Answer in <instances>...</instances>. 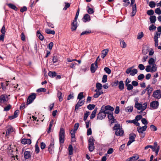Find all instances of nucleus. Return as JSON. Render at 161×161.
<instances>
[{"instance_id":"1","label":"nucleus","mask_w":161,"mask_h":161,"mask_svg":"<svg viewBox=\"0 0 161 161\" xmlns=\"http://www.w3.org/2000/svg\"><path fill=\"white\" fill-rule=\"evenodd\" d=\"M107 109L113 110L114 108L109 105H107L106 106H103L101 108L100 111L97 115V120H101L105 118L106 116V114H105L104 112Z\"/></svg>"},{"instance_id":"2","label":"nucleus","mask_w":161,"mask_h":161,"mask_svg":"<svg viewBox=\"0 0 161 161\" xmlns=\"http://www.w3.org/2000/svg\"><path fill=\"white\" fill-rule=\"evenodd\" d=\"M113 130H115V135L117 136H122L124 131L122 128H121L120 125L119 124H115L113 127Z\"/></svg>"},{"instance_id":"3","label":"nucleus","mask_w":161,"mask_h":161,"mask_svg":"<svg viewBox=\"0 0 161 161\" xmlns=\"http://www.w3.org/2000/svg\"><path fill=\"white\" fill-rule=\"evenodd\" d=\"M65 130L64 129L61 127L59 133V139L60 145L64 143L65 140Z\"/></svg>"},{"instance_id":"4","label":"nucleus","mask_w":161,"mask_h":161,"mask_svg":"<svg viewBox=\"0 0 161 161\" xmlns=\"http://www.w3.org/2000/svg\"><path fill=\"white\" fill-rule=\"evenodd\" d=\"M147 105V102H145L142 104L141 103H140L136 101L135 103V107L137 110H141V111H142L146 109Z\"/></svg>"},{"instance_id":"5","label":"nucleus","mask_w":161,"mask_h":161,"mask_svg":"<svg viewBox=\"0 0 161 161\" xmlns=\"http://www.w3.org/2000/svg\"><path fill=\"white\" fill-rule=\"evenodd\" d=\"M157 65L156 64L151 65H147L146 67L145 70L147 72H150L153 73L157 71Z\"/></svg>"},{"instance_id":"6","label":"nucleus","mask_w":161,"mask_h":161,"mask_svg":"<svg viewBox=\"0 0 161 161\" xmlns=\"http://www.w3.org/2000/svg\"><path fill=\"white\" fill-rule=\"evenodd\" d=\"M134 66L128 68L126 69V73L127 74H130L131 76H134L137 73L138 71L136 69H133Z\"/></svg>"},{"instance_id":"7","label":"nucleus","mask_w":161,"mask_h":161,"mask_svg":"<svg viewBox=\"0 0 161 161\" xmlns=\"http://www.w3.org/2000/svg\"><path fill=\"white\" fill-rule=\"evenodd\" d=\"M36 94L34 93H31V94L28 97L27 100V104H29L32 103L34 99L36 98Z\"/></svg>"},{"instance_id":"8","label":"nucleus","mask_w":161,"mask_h":161,"mask_svg":"<svg viewBox=\"0 0 161 161\" xmlns=\"http://www.w3.org/2000/svg\"><path fill=\"white\" fill-rule=\"evenodd\" d=\"M147 128V126L145 125L142 127L139 126L137 128L138 132L140 134H142V136H140L141 138H143L145 136V134H143V132L145 131Z\"/></svg>"},{"instance_id":"9","label":"nucleus","mask_w":161,"mask_h":161,"mask_svg":"<svg viewBox=\"0 0 161 161\" xmlns=\"http://www.w3.org/2000/svg\"><path fill=\"white\" fill-rule=\"evenodd\" d=\"M8 101V98L7 96L2 95L0 96V105L2 106L3 103H6Z\"/></svg>"},{"instance_id":"10","label":"nucleus","mask_w":161,"mask_h":161,"mask_svg":"<svg viewBox=\"0 0 161 161\" xmlns=\"http://www.w3.org/2000/svg\"><path fill=\"white\" fill-rule=\"evenodd\" d=\"M14 130L12 127L10 125L8 126L7 127V129L6 130L5 136H8Z\"/></svg>"},{"instance_id":"11","label":"nucleus","mask_w":161,"mask_h":161,"mask_svg":"<svg viewBox=\"0 0 161 161\" xmlns=\"http://www.w3.org/2000/svg\"><path fill=\"white\" fill-rule=\"evenodd\" d=\"M54 142L53 141L51 142L48 147V151L51 154H53L54 153Z\"/></svg>"},{"instance_id":"12","label":"nucleus","mask_w":161,"mask_h":161,"mask_svg":"<svg viewBox=\"0 0 161 161\" xmlns=\"http://www.w3.org/2000/svg\"><path fill=\"white\" fill-rule=\"evenodd\" d=\"M158 105V102L157 101H153L150 103V107L153 109H157Z\"/></svg>"},{"instance_id":"13","label":"nucleus","mask_w":161,"mask_h":161,"mask_svg":"<svg viewBox=\"0 0 161 161\" xmlns=\"http://www.w3.org/2000/svg\"><path fill=\"white\" fill-rule=\"evenodd\" d=\"M153 97L157 99H159L161 97L160 92L159 90H157L154 92L153 94Z\"/></svg>"},{"instance_id":"14","label":"nucleus","mask_w":161,"mask_h":161,"mask_svg":"<svg viewBox=\"0 0 161 161\" xmlns=\"http://www.w3.org/2000/svg\"><path fill=\"white\" fill-rule=\"evenodd\" d=\"M84 103V102L83 101L79 100L76 104L75 107V110L78 109L79 108L83 105Z\"/></svg>"},{"instance_id":"15","label":"nucleus","mask_w":161,"mask_h":161,"mask_svg":"<svg viewBox=\"0 0 161 161\" xmlns=\"http://www.w3.org/2000/svg\"><path fill=\"white\" fill-rule=\"evenodd\" d=\"M24 156L25 159L30 158L31 157V153L29 151H25L24 153Z\"/></svg>"},{"instance_id":"16","label":"nucleus","mask_w":161,"mask_h":161,"mask_svg":"<svg viewBox=\"0 0 161 161\" xmlns=\"http://www.w3.org/2000/svg\"><path fill=\"white\" fill-rule=\"evenodd\" d=\"M31 142L30 139H23L21 141V143L23 144H30Z\"/></svg>"},{"instance_id":"17","label":"nucleus","mask_w":161,"mask_h":161,"mask_svg":"<svg viewBox=\"0 0 161 161\" xmlns=\"http://www.w3.org/2000/svg\"><path fill=\"white\" fill-rule=\"evenodd\" d=\"M82 20L84 22L89 21L90 20V18L89 15L88 14H86L84 15L82 19Z\"/></svg>"},{"instance_id":"18","label":"nucleus","mask_w":161,"mask_h":161,"mask_svg":"<svg viewBox=\"0 0 161 161\" xmlns=\"http://www.w3.org/2000/svg\"><path fill=\"white\" fill-rule=\"evenodd\" d=\"M109 50L108 49H105L102 51L101 57L103 58H104L107 54Z\"/></svg>"},{"instance_id":"19","label":"nucleus","mask_w":161,"mask_h":161,"mask_svg":"<svg viewBox=\"0 0 161 161\" xmlns=\"http://www.w3.org/2000/svg\"><path fill=\"white\" fill-rule=\"evenodd\" d=\"M98 67L97 65H95L94 64H92L91 67V71L92 73H94L97 69Z\"/></svg>"},{"instance_id":"20","label":"nucleus","mask_w":161,"mask_h":161,"mask_svg":"<svg viewBox=\"0 0 161 161\" xmlns=\"http://www.w3.org/2000/svg\"><path fill=\"white\" fill-rule=\"evenodd\" d=\"M77 22L73 21L71 24V28L72 31L76 30L77 25Z\"/></svg>"},{"instance_id":"21","label":"nucleus","mask_w":161,"mask_h":161,"mask_svg":"<svg viewBox=\"0 0 161 161\" xmlns=\"http://www.w3.org/2000/svg\"><path fill=\"white\" fill-rule=\"evenodd\" d=\"M95 92H96V93L94 94L93 95L94 97L95 98H97L100 95L103 93V91L95 90Z\"/></svg>"},{"instance_id":"22","label":"nucleus","mask_w":161,"mask_h":161,"mask_svg":"<svg viewBox=\"0 0 161 161\" xmlns=\"http://www.w3.org/2000/svg\"><path fill=\"white\" fill-rule=\"evenodd\" d=\"M139 158L138 155L134 156L127 159L126 161H131L132 160H136Z\"/></svg>"},{"instance_id":"23","label":"nucleus","mask_w":161,"mask_h":161,"mask_svg":"<svg viewBox=\"0 0 161 161\" xmlns=\"http://www.w3.org/2000/svg\"><path fill=\"white\" fill-rule=\"evenodd\" d=\"M108 118L109 120L110 121L111 124L114 122V120L115 119L114 118L113 114H109L108 115Z\"/></svg>"},{"instance_id":"24","label":"nucleus","mask_w":161,"mask_h":161,"mask_svg":"<svg viewBox=\"0 0 161 161\" xmlns=\"http://www.w3.org/2000/svg\"><path fill=\"white\" fill-rule=\"evenodd\" d=\"M97 108H96L93 110L90 116V119H92L95 117L96 114L97 113Z\"/></svg>"},{"instance_id":"25","label":"nucleus","mask_w":161,"mask_h":161,"mask_svg":"<svg viewBox=\"0 0 161 161\" xmlns=\"http://www.w3.org/2000/svg\"><path fill=\"white\" fill-rule=\"evenodd\" d=\"M119 88L121 90H122L124 89V84L123 81L122 80L120 81L118 84Z\"/></svg>"},{"instance_id":"26","label":"nucleus","mask_w":161,"mask_h":161,"mask_svg":"<svg viewBox=\"0 0 161 161\" xmlns=\"http://www.w3.org/2000/svg\"><path fill=\"white\" fill-rule=\"evenodd\" d=\"M102 87L103 86L100 83L97 82L96 84L97 89L95 90H98L99 91H102V90H101Z\"/></svg>"},{"instance_id":"27","label":"nucleus","mask_w":161,"mask_h":161,"mask_svg":"<svg viewBox=\"0 0 161 161\" xmlns=\"http://www.w3.org/2000/svg\"><path fill=\"white\" fill-rule=\"evenodd\" d=\"M146 90L147 91L148 94L150 95L153 90V88L150 86V85H149L147 86Z\"/></svg>"},{"instance_id":"28","label":"nucleus","mask_w":161,"mask_h":161,"mask_svg":"<svg viewBox=\"0 0 161 161\" xmlns=\"http://www.w3.org/2000/svg\"><path fill=\"white\" fill-rule=\"evenodd\" d=\"M57 97L58 98L59 100L61 102L63 100L62 93L59 91H58Z\"/></svg>"},{"instance_id":"29","label":"nucleus","mask_w":161,"mask_h":161,"mask_svg":"<svg viewBox=\"0 0 161 161\" xmlns=\"http://www.w3.org/2000/svg\"><path fill=\"white\" fill-rule=\"evenodd\" d=\"M148 63L149 64L148 65H152L156 64H155V60L153 58H151L149 59Z\"/></svg>"},{"instance_id":"30","label":"nucleus","mask_w":161,"mask_h":161,"mask_svg":"<svg viewBox=\"0 0 161 161\" xmlns=\"http://www.w3.org/2000/svg\"><path fill=\"white\" fill-rule=\"evenodd\" d=\"M149 19L151 23H155L156 20V17L154 15L150 16Z\"/></svg>"},{"instance_id":"31","label":"nucleus","mask_w":161,"mask_h":161,"mask_svg":"<svg viewBox=\"0 0 161 161\" xmlns=\"http://www.w3.org/2000/svg\"><path fill=\"white\" fill-rule=\"evenodd\" d=\"M45 32L47 34H52L54 35L55 34V32L54 31H52L48 29H45Z\"/></svg>"},{"instance_id":"32","label":"nucleus","mask_w":161,"mask_h":161,"mask_svg":"<svg viewBox=\"0 0 161 161\" xmlns=\"http://www.w3.org/2000/svg\"><path fill=\"white\" fill-rule=\"evenodd\" d=\"M48 75L52 77H54L56 75V73L55 71H50L48 73Z\"/></svg>"},{"instance_id":"33","label":"nucleus","mask_w":161,"mask_h":161,"mask_svg":"<svg viewBox=\"0 0 161 161\" xmlns=\"http://www.w3.org/2000/svg\"><path fill=\"white\" fill-rule=\"evenodd\" d=\"M37 36L39 38V39L41 41H42L44 39L43 36L41 34L39 31L37 32Z\"/></svg>"},{"instance_id":"34","label":"nucleus","mask_w":161,"mask_h":161,"mask_svg":"<svg viewBox=\"0 0 161 161\" xmlns=\"http://www.w3.org/2000/svg\"><path fill=\"white\" fill-rule=\"evenodd\" d=\"M136 137V135L135 134H130L129 135V139L130 140H132L133 141H135V139Z\"/></svg>"},{"instance_id":"35","label":"nucleus","mask_w":161,"mask_h":161,"mask_svg":"<svg viewBox=\"0 0 161 161\" xmlns=\"http://www.w3.org/2000/svg\"><path fill=\"white\" fill-rule=\"evenodd\" d=\"M133 109V107L132 106H129L125 108V110L126 112L130 113L132 111Z\"/></svg>"},{"instance_id":"36","label":"nucleus","mask_w":161,"mask_h":161,"mask_svg":"<svg viewBox=\"0 0 161 161\" xmlns=\"http://www.w3.org/2000/svg\"><path fill=\"white\" fill-rule=\"evenodd\" d=\"M68 150L69 152V154L70 155L72 154H73V147L71 145H69L68 147Z\"/></svg>"},{"instance_id":"37","label":"nucleus","mask_w":161,"mask_h":161,"mask_svg":"<svg viewBox=\"0 0 161 161\" xmlns=\"http://www.w3.org/2000/svg\"><path fill=\"white\" fill-rule=\"evenodd\" d=\"M84 97V96L83 95V92H81L80 93L77 97V99H79V100H80Z\"/></svg>"},{"instance_id":"38","label":"nucleus","mask_w":161,"mask_h":161,"mask_svg":"<svg viewBox=\"0 0 161 161\" xmlns=\"http://www.w3.org/2000/svg\"><path fill=\"white\" fill-rule=\"evenodd\" d=\"M95 106L94 104H89L87 106V108L90 110H92L94 108Z\"/></svg>"},{"instance_id":"39","label":"nucleus","mask_w":161,"mask_h":161,"mask_svg":"<svg viewBox=\"0 0 161 161\" xmlns=\"http://www.w3.org/2000/svg\"><path fill=\"white\" fill-rule=\"evenodd\" d=\"M8 85V84L6 82L5 83H1V86L3 90H4L6 89V86H7Z\"/></svg>"},{"instance_id":"40","label":"nucleus","mask_w":161,"mask_h":161,"mask_svg":"<svg viewBox=\"0 0 161 161\" xmlns=\"http://www.w3.org/2000/svg\"><path fill=\"white\" fill-rule=\"evenodd\" d=\"M160 34L159 33H155L154 36V40H158V39L160 37Z\"/></svg>"},{"instance_id":"41","label":"nucleus","mask_w":161,"mask_h":161,"mask_svg":"<svg viewBox=\"0 0 161 161\" xmlns=\"http://www.w3.org/2000/svg\"><path fill=\"white\" fill-rule=\"evenodd\" d=\"M123 1L124 2L123 6L125 7L127 6L130 3L129 0H123Z\"/></svg>"},{"instance_id":"42","label":"nucleus","mask_w":161,"mask_h":161,"mask_svg":"<svg viewBox=\"0 0 161 161\" xmlns=\"http://www.w3.org/2000/svg\"><path fill=\"white\" fill-rule=\"evenodd\" d=\"M156 28V27L154 25L152 24L150 25L149 27V30L150 31H153V30H155Z\"/></svg>"},{"instance_id":"43","label":"nucleus","mask_w":161,"mask_h":161,"mask_svg":"<svg viewBox=\"0 0 161 161\" xmlns=\"http://www.w3.org/2000/svg\"><path fill=\"white\" fill-rule=\"evenodd\" d=\"M143 33L142 32L138 33V35L137 36V38L138 39H141L143 36Z\"/></svg>"},{"instance_id":"44","label":"nucleus","mask_w":161,"mask_h":161,"mask_svg":"<svg viewBox=\"0 0 161 161\" xmlns=\"http://www.w3.org/2000/svg\"><path fill=\"white\" fill-rule=\"evenodd\" d=\"M94 144L89 145V149L90 152H92L93 151L94 149Z\"/></svg>"},{"instance_id":"45","label":"nucleus","mask_w":161,"mask_h":161,"mask_svg":"<svg viewBox=\"0 0 161 161\" xmlns=\"http://www.w3.org/2000/svg\"><path fill=\"white\" fill-rule=\"evenodd\" d=\"M88 8L87 11V12L89 14H92L94 13L93 9L89 7H87Z\"/></svg>"},{"instance_id":"46","label":"nucleus","mask_w":161,"mask_h":161,"mask_svg":"<svg viewBox=\"0 0 161 161\" xmlns=\"http://www.w3.org/2000/svg\"><path fill=\"white\" fill-rule=\"evenodd\" d=\"M104 71L108 74H109L111 73V70L108 68L105 67L104 68Z\"/></svg>"},{"instance_id":"47","label":"nucleus","mask_w":161,"mask_h":161,"mask_svg":"<svg viewBox=\"0 0 161 161\" xmlns=\"http://www.w3.org/2000/svg\"><path fill=\"white\" fill-rule=\"evenodd\" d=\"M91 31L90 30L89 31H84L82 32L81 33V36L82 35H87L88 34H89L91 33Z\"/></svg>"},{"instance_id":"48","label":"nucleus","mask_w":161,"mask_h":161,"mask_svg":"<svg viewBox=\"0 0 161 161\" xmlns=\"http://www.w3.org/2000/svg\"><path fill=\"white\" fill-rule=\"evenodd\" d=\"M8 6L14 10H17V8L15 5L12 4H8Z\"/></svg>"},{"instance_id":"49","label":"nucleus","mask_w":161,"mask_h":161,"mask_svg":"<svg viewBox=\"0 0 161 161\" xmlns=\"http://www.w3.org/2000/svg\"><path fill=\"white\" fill-rule=\"evenodd\" d=\"M147 13L149 15H152L154 14V12L153 10L151 9L148 10L147 11Z\"/></svg>"},{"instance_id":"50","label":"nucleus","mask_w":161,"mask_h":161,"mask_svg":"<svg viewBox=\"0 0 161 161\" xmlns=\"http://www.w3.org/2000/svg\"><path fill=\"white\" fill-rule=\"evenodd\" d=\"M125 86L127 87V89L129 91L132 89L133 87L132 85L131 84H129Z\"/></svg>"},{"instance_id":"51","label":"nucleus","mask_w":161,"mask_h":161,"mask_svg":"<svg viewBox=\"0 0 161 161\" xmlns=\"http://www.w3.org/2000/svg\"><path fill=\"white\" fill-rule=\"evenodd\" d=\"M107 76L106 75H104L103 77L102 82L105 83L107 81Z\"/></svg>"},{"instance_id":"52","label":"nucleus","mask_w":161,"mask_h":161,"mask_svg":"<svg viewBox=\"0 0 161 161\" xmlns=\"http://www.w3.org/2000/svg\"><path fill=\"white\" fill-rule=\"evenodd\" d=\"M46 89L45 88H41L37 90L36 92H45Z\"/></svg>"},{"instance_id":"53","label":"nucleus","mask_w":161,"mask_h":161,"mask_svg":"<svg viewBox=\"0 0 161 161\" xmlns=\"http://www.w3.org/2000/svg\"><path fill=\"white\" fill-rule=\"evenodd\" d=\"M35 152L36 153H38L39 152L40 149L37 143H36L35 146Z\"/></svg>"},{"instance_id":"54","label":"nucleus","mask_w":161,"mask_h":161,"mask_svg":"<svg viewBox=\"0 0 161 161\" xmlns=\"http://www.w3.org/2000/svg\"><path fill=\"white\" fill-rule=\"evenodd\" d=\"M149 6L151 8H153L155 6V3L153 1H151L149 3Z\"/></svg>"},{"instance_id":"55","label":"nucleus","mask_w":161,"mask_h":161,"mask_svg":"<svg viewBox=\"0 0 161 161\" xmlns=\"http://www.w3.org/2000/svg\"><path fill=\"white\" fill-rule=\"evenodd\" d=\"M120 43L121 46L123 48H124L126 47V44L124 41H121Z\"/></svg>"},{"instance_id":"56","label":"nucleus","mask_w":161,"mask_h":161,"mask_svg":"<svg viewBox=\"0 0 161 161\" xmlns=\"http://www.w3.org/2000/svg\"><path fill=\"white\" fill-rule=\"evenodd\" d=\"M155 11V13L158 14L160 15L161 14V10L159 8H156Z\"/></svg>"},{"instance_id":"57","label":"nucleus","mask_w":161,"mask_h":161,"mask_svg":"<svg viewBox=\"0 0 161 161\" xmlns=\"http://www.w3.org/2000/svg\"><path fill=\"white\" fill-rule=\"evenodd\" d=\"M150 128L151 130L153 131H156L157 130V128L154 125H150Z\"/></svg>"},{"instance_id":"58","label":"nucleus","mask_w":161,"mask_h":161,"mask_svg":"<svg viewBox=\"0 0 161 161\" xmlns=\"http://www.w3.org/2000/svg\"><path fill=\"white\" fill-rule=\"evenodd\" d=\"M114 109L112 110L110 109H107L105 111L104 113H105V114H107L109 115V114H111V113H112V111H114Z\"/></svg>"},{"instance_id":"59","label":"nucleus","mask_w":161,"mask_h":161,"mask_svg":"<svg viewBox=\"0 0 161 161\" xmlns=\"http://www.w3.org/2000/svg\"><path fill=\"white\" fill-rule=\"evenodd\" d=\"M145 77L144 75L143 74H141L139 75L137 77V78L139 80H142Z\"/></svg>"},{"instance_id":"60","label":"nucleus","mask_w":161,"mask_h":161,"mask_svg":"<svg viewBox=\"0 0 161 161\" xmlns=\"http://www.w3.org/2000/svg\"><path fill=\"white\" fill-rule=\"evenodd\" d=\"M65 6L63 9L64 10H66L70 6V4L69 3H65Z\"/></svg>"},{"instance_id":"61","label":"nucleus","mask_w":161,"mask_h":161,"mask_svg":"<svg viewBox=\"0 0 161 161\" xmlns=\"http://www.w3.org/2000/svg\"><path fill=\"white\" fill-rule=\"evenodd\" d=\"M138 68L141 70H143L145 69V66L142 64H140L138 66Z\"/></svg>"},{"instance_id":"62","label":"nucleus","mask_w":161,"mask_h":161,"mask_svg":"<svg viewBox=\"0 0 161 161\" xmlns=\"http://www.w3.org/2000/svg\"><path fill=\"white\" fill-rule=\"evenodd\" d=\"M141 121L142 123L144 125H146L148 124L147 121L145 118H142Z\"/></svg>"},{"instance_id":"63","label":"nucleus","mask_w":161,"mask_h":161,"mask_svg":"<svg viewBox=\"0 0 161 161\" xmlns=\"http://www.w3.org/2000/svg\"><path fill=\"white\" fill-rule=\"evenodd\" d=\"M46 144L43 142H42L41 143V148L42 149H44L46 147Z\"/></svg>"},{"instance_id":"64","label":"nucleus","mask_w":161,"mask_h":161,"mask_svg":"<svg viewBox=\"0 0 161 161\" xmlns=\"http://www.w3.org/2000/svg\"><path fill=\"white\" fill-rule=\"evenodd\" d=\"M119 81L118 80H115L112 84V86H117L119 84Z\"/></svg>"}]
</instances>
